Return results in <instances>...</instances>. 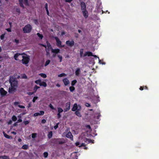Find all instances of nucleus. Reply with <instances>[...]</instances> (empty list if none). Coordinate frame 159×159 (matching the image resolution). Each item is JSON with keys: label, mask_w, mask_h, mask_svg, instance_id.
Masks as SVG:
<instances>
[{"label": "nucleus", "mask_w": 159, "mask_h": 159, "mask_svg": "<svg viewBox=\"0 0 159 159\" xmlns=\"http://www.w3.org/2000/svg\"><path fill=\"white\" fill-rule=\"evenodd\" d=\"M9 82L11 87L9 88L8 92L10 93H14L16 91L18 87V82L15 78L11 77L9 79Z\"/></svg>", "instance_id": "f257e3e1"}, {"label": "nucleus", "mask_w": 159, "mask_h": 159, "mask_svg": "<svg viewBox=\"0 0 159 159\" xmlns=\"http://www.w3.org/2000/svg\"><path fill=\"white\" fill-rule=\"evenodd\" d=\"M20 55H22L21 57V58H22V59L21 60L22 63L23 64H25L26 66H27V64L29 63L30 60V58L29 56L26 54H24V53L20 54L17 53L15 54L14 57V58L16 61H18L19 60L20 61V60H19V58H20Z\"/></svg>", "instance_id": "f03ea898"}, {"label": "nucleus", "mask_w": 159, "mask_h": 159, "mask_svg": "<svg viewBox=\"0 0 159 159\" xmlns=\"http://www.w3.org/2000/svg\"><path fill=\"white\" fill-rule=\"evenodd\" d=\"M80 55L81 57H85L86 56H92L94 57H97V56L95 55H93L92 53L90 52H86L83 55V49H81L80 51Z\"/></svg>", "instance_id": "7ed1b4c3"}, {"label": "nucleus", "mask_w": 159, "mask_h": 159, "mask_svg": "<svg viewBox=\"0 0 159 159\" xmlns=\"http://www.w3.org/2000/svg\"><path fill=\"white\" fill-rule=\"evenodd\" d=\"M32 29L31 26L30 24H28L25 25L23 28V30L24 33H29Z\"/></svg>", "instance_id": "20e7f679"}, {"label": "nucleus", "mask_w": 159, "mask_h": 159, "mask_svg": "<svg viewBox=\"0 0 159 159\" xmlns=\"http://www.w3.org/2000/svg\"><path fill=\"white\" fill-rule=\"evenodd\" d=\"M19 1L20 6L22 7H24L23 4L26 6L28 5V0H19Z\"/></svg>", "instance_id": "39448f33"}, {"label": "nucleus", "mask_w": 159, "mask_h": 159, "mask_svg": "<svg viewBox=\"0 0 159 159\" xmlns=\"http://www.w3.org/2000/svg\"><path fill=\"white\" fill-rule=\"evenodd\" d=\"M81 109V107L79 105H77L76 103L74 104L73 107L72 108V111H80Z\"/></svg>", "instance_id": "423d86ee"}, {"label": "nucleus", "mask_w": 159, "mask_h": 159, "mask_svg": "<svg viewBox=\"0 0 159 159\" xmlns=\"http://www.w3.org/2000/svg\"><path fill=\"white\" fill-rule=\"evenodd\" d=\"M55 39L57 42V46L59 47H64V45L62 46L61 45V42L60 40L57 37H55Z\"/></svg>", "instance_id": "0eeeda50"}, {"label": "nucleus", "mask_w": 159, "mask_h": 159, "mask_svg": "<svg viewBox=\"0 0 159 159\" xmlns=\"http://www.w3.org/2000/svg\"><path fill=\"white\" fill-rule=\"evenodd\" d=\"M66 44L68 46L72 47L74 44V42L73 40H68L66 42Z\"/></svg>", "instance_id": "6e6552de"}, {"label": "nucleus", "mask_w": 159, "mask_h": 159, "mask_svg": "<svg viewBox=\"0 0 159 159\" xmlns=\"http://www.w3.org/2000/svg\"><path fill=\"white\" fill-rule=\"evenodd\" d=\"M70 102H67L66 104V108L64 109V111L65 112L69 111L70 108Z\"/></svg>", "instance_id": "1a4fd4ad"}, {"label": "nucleus", "mask_w": 159, "mask_h": 159, "mask_svg": "<svg viewBox=\"0 0 159 159\" xmlns=\"http://www.w3.org/2000/svg\"><path fill=\"white\" fill-rule=\"evenodd\" d=\"M80 6L81 7V10L82 11L85 10L86 9V5L84 2H82L80 3Z\"/></svg>", "instance_id": "9d476101"}, {"label": "nucleus", "mask_w": 159, "mask_h": 159, "mask_svg": "<svg viewBox=\"0 0 159 159\" xmlns=\"http://www.w3.org/2000/svg\"><path fill=\"white\" fill-rule=\"evenodd\" d=\"M0 93L2 96H4L7 94V92L3 88H2L0 89Z\"/></svg>", "instance_id": "9b49d317"}, {"label": "nucleus", "mask_w": 159, "mask_h": 159, "mask_svg": "<svg viewBox=\"0 0 159 159\" xmlns=\"http://www.w3.org/2000/svg\"><path fill=\"white\" fill-rule=\"evenodd\" d=\"M66 136L68 138H70L71 140H73V136L71 132H69L66 134Z\"/></svg>", "instance_id": "f8f14e48"}, {"label": "nucleus", "mask_w": 159, "mask_h": 159, "mask_svg": "<svg viewBox=\"0 0 159 159\" xmlns=\"http://www.w3.org/2000/svg\"><path fill=\"white\" fill-rule=\"evenodd\" d=\"M62 81L65 86L67 85L70 83L69 80L67 78L63 79Z\"/></svg>", "instance_id": "ddd939ff"}, {"label": "nucleus", "mask_w": 159, "mask_h": 159, "mask_svg": "<svg viewBox=\"0 0 159 159\" xmlns=\"http://www.w3.org/2000/svg\"><path fill=\"white\" fill-rule=\"evenodd\" d=\"M84 16L85 18H87L88 16V13L86 10L82 11Z\"/></svg>", "instance_id": "4468645a"}, {"label": "nucleus", "mask_w": 159, "mask_h": 159, "mask_svg": "<svg viewBox=\"0 0 159 159\" xmlns=\"http://www.w3.org/2000/svg\"><path fill=\"white\" fill-rule=\"evenodd\" d=\"M60 49H59L52 48V52L56 54H57L60 52Z\"/></svg>", "instance_id": "2eb2a0df"}, {"label": "nucleus", "mask_w": 159, "mask_h": 159, "mask_svg": "<svg viewBox=\"0 0 159 159\" xmlns=\"http://www.w3.org/2000/svg\"><path fill=\"white\" fill-rule=\"evenodd\" d=\"M80 70L79 68H77L75 71V75L77 76H79L80 73Z\"/></svg>", "instance_id": "dca6fc26"}, {"label": "nucleus", "mask_w": 159, "mask_h": 159, "mask_svg": "<svg viewBox=\"0 0 159 159\" xmlns=\"http://www.w3.org/2000/svg\"><path fill=\"white\" fill-rule=\"evenodd\" d=\"M3 135L4 136V137L8 139H12V137L11 136H9L6 134L4 132H3Z\"/></svg>", "instance_id": "f3484780"}, {"label": "nucleus", "mask_w": 159, "mask_h": 159, "mask_svg": "<svg viewBox=\"0 0 159 159\" xmlns=\"http://www.w3.org/2000/svg\"><path fill=\"white\" fill-rule=\"evenodd\" d=\"M47 86V84L46 83V82H43V81H42L41 82V84L40 85V86H43L44 87H46Z\"/></svg>", "instance_id": "a211bd4d"}, {"label": "nucleus", "mask_w": 159, "mask_h": 159, "mask_svg": "<svg viewBox=\"0 0 159 159\" xmlns=\"http://www.w3.org/2000/svg\"><path fill=\"white\" fill-rule=\"evenodd\" d=\"M2 159H10L9 156H1V158Z\"/></svg>", "instance_id": "6ab92c4d"}, {"label": "nucleus", "mask_w": 159, "mask_h": 159, "mask_svg": "<svg viewBox=\"0 0 159 159\" xmlns=\"http://www.w3.org/2000/svg\"><path fill=\"white\" fill-rule=\"evenodd\" d=\"M52 131L49 132L48 134V138L50 139L52 137Z\"/></svg>", "instance_id": "aec40b11"}, {"label": "nucleus", "mask_w": 159, "mask_h": 159, "mask_svg": "<svg viewBox=\"0 0 159 159\" xmlns=\"http://www.w3.org/2000/svg\"><path fill=\"white\" fill-rule=\"evenodd\" d=\"M41 79H39L35 81V83L36 84H39L40 86L41 84Z\"/></svg>", "instance_id": "412c9836"}, {"label": "nucleus", "mask_w": 159, "mask_h": 159, "mask_svg": "<svg viewBox=\"0 0 159 159\" xmlns=\"http://www.w3.org/2000/svg\"><path fill=\"white\" fill-rule=\"evenodd\" d=\"M21 117L22 116H21V114H20V115L18 116V121L19 122H21L22 121V120L21 119Z\"/></svg>", "instance_id": "4be33fe9"}, {"label": "nucleus", "mask_w": 159, "mask_h": 159, "mask_svg": "<svg viewBox=\"0 0 159 159\" xmlns=\"http://www.w3.org/2000/svg\"><path fill=\"white\" fill-rule=\"evenodd\" d=\"M39 75L41 76L42 77L44 78H45L47 77L46 75L45 74L43 73H40L39 74Z\"/></svg>", "instance_id": "5701e85b"}, {"label": "nucleus", "mask_w": 159, "mask_h": 159, "mask_svg": "<svg viewBox=\"0 0 159 159\" xmlns=\"http://www.w3.org/2000/svg\"><path fill=\"white\" fill-rule=\"evenodd\" d=\"M79 111H76L75 112V114L78 116L80 117L81 116V115L79 112Z\"/></svg>", "instance_id": "b1692460"}, {"label": "nucleus", "mask_w": 159, "mask_h": 159, "mask_svg": "<svg viewBox=\"0 0 159 159\" xmlns=\"http://www.w3.org/2000/svg\"><path fill=\"white\" fill-rule=\"evenodd\" d=\"M58 112L59 113H61L63 111V110L61 108L58 107Z\"/></svg>", "instance_id": "393cba45"}, {"label": "nucleus", "mask_w": 159, "mask_h": 159, "mask_svg": "<svg viewBox=\"0 0 159 159\" xmlns=\"http://www.w3.org/2000/svg\"><path fill=\"white\" fill-rule=\"evenodd\" d=\"M66 76V75L65 73H61V74L58 75V76L59 77H63V76Z\"/></svg>", "instance_id": "a878e982"}, {"label": "nucleus", "mask_w": 159, "mask_h": 159, "mask_svg": "<svg viewBox=\"0 0 159 159\" xmlns=\"http://www.w3.org/2000/svg\"><path fill=\"white\" fill-rule=\"evenodd\" d=\"M69 89L70 92H73L75 89V87L73 86L70 87H69Z\"/></svg>", "instance_id": "bb28decb"}, {"label": "nucleus", "mask_w": 159, "mask_h": 159, "mask_svg": "<svg viewBox=\"0 0 159 159\" xmlns=\"http://www.w3.org/2000/svg\"><path fill=\"white\" fill-rule=\"evenodd\" d=\"M50 62V60H47L46 61V62L44 64V66H47V65H48L49 64Z\"/></svg>", "instance_id": "cd10ccee"}, {"label": "nucleus", "mask_w": 159, "mask_h": 159, "mask_svg": "<svg viewBox=\"0 0 159 159\" xmlns=\"http://www.w3.org/2000/svg\"><path fill=\"white\" fill-rule=\"evenodd\" d=\"M76 82L77 81L76 80H74L72 81L71 84L72 86H74L75 85Z\"/></svg>", "instance_id": "c85d7f7f"}, {"label": "nucleus", "mask_w": 159, "mask_h": 159, "mask_svg": "<svg viewBox=\"0 0 159 159\" xmlns=\"http://www.w3.org/2000/svg\"><path fill=\"white\" fill-rule=\"evenodd\" d=\"M85 141L86 142H88V143L92 142L93 143L92 140L89 139H86Z\"/></svg>", "instance_id": "c756f323"}, {"label": "nucleus", "mask_w": 159, "mask_h": 159, "mask_svg": "<svg viewBox=\"0 0 159 159\" xmlns=\"http://www.w3.org/2000/svg\"><path fill=\"white\" fill-rule=\"evenodd\" d=\"M12 119L13 121H15L16 120L17 118L15 116H12Z\"/></svg>", "instance_id": "7c9ffc66"}, {"label": "nucleus", "mask_w": 159, "mask_h": 159, "mask_svg": "<svg viewBox=\"0 0 159 159\" xmlns=\"http://www.w3.org/2000/svg\"><path fill=\"white\" fill-rule=\"evenodd\" d=\"M39 87L37 86L36 85H35L34 88V92H36L37 89H39Z\"/></svg>", "instance_id": "2f4dec72"}, {"label": "nucleus", "mask_w": 159, "mask_h": 159, "mask_svg": "<svg viewBox=\"0 0 159 159\" xmlns=\"http://www.w3.org/2000/svg\"><path fill=\"white\" fill-rule=\"evenodd\" d=\"M47 46L48 48H51L52 47L50 44L47 41Z\"/></svg>", "instance_id": "473e14b6"}, {"label": "nucleus", "mask_w": 159, "mask_h": 159, "mask_svg": "<svg viewBox=\"0 0 159 159\" xmlns=\"http://www.w3.org/2000/svg\"><path fill=\"white\" fill-rule=\"evenodd\" d=\"M57 56L60 59V62H61L62 61V57L59 55H57Z\"/></svg>", "instance_id": "72a5a7b5"}, {"label": "nucleus", "mask_w": 159, "mask_h": 159, "mask_svg": "<svg viewBox=\"0 0 159 159\" xmlns=\"http://www.w3.org/2000/svg\"><path fill=\"white\" fill-rule=\"evenodd\" d=\"M22 148L23 149H26L28 148V146L26 145H25L22 146Z\"/></svg>", "instance_id": "f704fd0d"}, {"label": "nucleus", "mask_w": 159, "mask_h": 159, "mask_svg": "<svg viewBox=\"0 0 159 159\" xmlns=\"http://www.w3.org/2000/svg\"><path fill=\"white\" fill-rule=\"evenodd\" d=\"M41 45L43 46V47H45V48L46 52H49V49L50 48H47V47L46 46V45H43V44H41Z\"/></svg>", "instance_id": "c9c22d12"}, {"label": "nucleus", "mask_w": 159, "mask_h": 159, "mask_svg": "<svg viewBox=\"0 0 159 159\" xmlns=\"http://www.w3.org/2000/svg\"><path fill=\"white\" fill-rule=\"evenodd\" d=\"M37 35L38 37H39V38H40L41 39H42L43 38V35L42 34H40L39 33H38L37 34Z\"/></svg>", "instance_id": "e433bc0d"}, {"label": "nucleus", "mask_w": 159, "mask_h": 159, "mask_svg": "<svg viewBox=\"0 0 159 159\" xmlns=\"http://www.w3.org/2000/svg\"><path fill=\"white\" fill-rule=\"evenodd\" d=\"M21 78L23 79H26L27 77L25 74H23L21 75Z\"/></svg>", "instance_id": "4c0bfd02"}, {"label": "nucleus", "mask_w": 159, "mask_h": 159, "mask_svg": "<svg viewBox=\"0 0 159 159\" xmlns=\"http://www.w3.org/2000/svg\"><path fill=\"white\" fill-rule=\"evenodd\" d=\"M44 111H40L39 114V116H42L44 114Z\"/></svg>", "instance_id": "58836bf2"}, {"label": "nucleus", "mask_w": 159, "mask_h": 159, "mask_svg": "<svg viewBox=\"0 0 159 159\" xmlns=\"http://www.w3.org/2000/svg\"><path fill=\"white\" fill-rule=\"evenodd\" d=\"M6 34L5 33H4L2 35H1L0 36V39L2 40H3L4 37V36Z\"/></svg>", "instance_id": "ea45409f"}, {"label": "nucleus", "mask_w": 159, "mask_h": 159, "mask_svg": "<svg viewBox=\"0 0 159 159\" xmlns=\"http://www.w3.org/2000/svg\"><path fill=\"white\" fill-rule=\"evenodd\" d=\"M38 97L37 96L34 97L32 100V101L33 102H34L36 101V100H37L38 99Z\"/></svg>", "instance_id": "a19ab883"}, {"label": "nucleus", "mask_w": 159, "mask_h": 159, "mask_svg": "<svg viewBox=\"0 0 159 159\" xmlns=\"http://www.w3.org/2000/svg\"><path fill=\"white\" fill-rule=\"evenodd\" d=\"M49 107L52 109L55 110V109L53 107V106L51 104H50L49 106Z\"/></svg>", "instance_id": "79ce46f5"}, {"label": "nucleus", "mask_w": 159, "mask_h": 159, "mask_svg": "<svg viewBox=\"0 0 159 159\" xmlns=\"http://www.w3.org/2000/svg\"><path fill=\"white\" fill-rule=\"evenodd\" d=\"M36 133H33L32 134V137L33 138H34L36 137Z\"/></svg>", "instance_id": "37998d69"}, {"label": "nucleus", "mask_w": 159, "mask_h": 159, "mask_svg": "<svg viewBox=\"0 0 159 159\" xmlns=\"http://www.w3.org/2000/svg\"><path fill=\"white\" fill-rule=\"evenodd\" d=\"M43 155L44 157L46 158L48 157V153L47 152H45L43 153Z\"/></svg>", "instance_id": "c03bdc74"}, {"label": "nucleus", "mask_w": 159, "mask_h": 159, "mask_svg": "<svg viewBox=\"0 0 159 159\" xmlns=\"http://www.w3.org/2000/svg\"><path fill=\"white\" fill-rule=\"evenodd\" d=\"M39 116V113H35L34 114V116Z\"/></svg>", "instance_id": "a18cd8bd"}, {"label": "nucleus", "mask_w": 159, "mask_h": 159, "mask_svg": "<svg viewBox=\"0 0 159 159\" xmlns=\"http://www.w3.org/2000/svg\"><path fill=\"white\" fill-rule=\"evenodd\" d=\"M29 121L28 120L24 121V123L25 125L28 124L29 123Z\"/></svg>", "instance_id": "49530a36"}, {"label": "nucleus", "mask_w": 159, "mask_h": 159, "mask_svg": "<svg viewBox=\"0 0 159 159\" xmlns=\"http://www.w3.org/2000/svg\"><path fill=\"white\" fill-rule=\"evenodd\" d=\"M18 106L20 108H23V109L25 108V107L24 106H22V105H18Z\"/></svg>", "instance_id": "de8ad7c7"}, {"label": "nucleus", "mask_w": 159, "mask_h": 159, "mask_svg": "<svg viewBox=\"0 0 159 159\" xmlns=\"http://www.w3.org/2000/svg\"><path fill=\"white\" fill-rule=\"evenodd\" d=\"M75 145L76 146H79L80 145V143L79 142H77L75 143Z\"/></svg>", "instance_id": "09e8293b"}, {"label": "nucleus", "mask_w": 159, "mask_h": 159, "mask_svg": "<svg viewBox=\"0 0 159 159\" xmlns=\"http://www.w3.org/2000/svg\"><path fill=\"white\" fill-rule=\"evenodd\" d=\"M85 146V144L84 143H82L80 144V145L79 146V147H81L82 146Z\"/></svg>", "instance_id": "8fccbe9b"}, {"label": "nucleus", "mask_w": 159, "mask_h": 159, "mask_svg": "<svg viewBox=\"0 0 159 159\" xmlns=\"http://www.w3.org/2000/svg\"><path fill=\"white\" fill-rule=\"evenodd\" d=\"M58 123L56 125L54 126V128L55 129H56L58 128Z\"/></svg>", "instance_id": "3c124183"}, {"label": "nucleus", "mask_w": 159, "mask_h": 159, "mask_svg": "<svg viewBox=\"0 0 159 159\" xmlns=\"http://www.w3.org/2000/svg\"><path fill=\"white\" fill-rule=\"evenodd\" d=\"M60 113H58L57 114V118L58 119H59L60 118V117H61V115H60Z\"/></svg>", "instance_id": "603ef678"}, {"label": "nucleus", "mask_w": 159, "mask_h": 159, "mask_svg": "<svg viewBox=\"0 0 159 159\" xmlns=\"http://www.w3.org/2000/svg\"><path fill=\"white\" fill-rule=\"evenodd\" d=\"M6 30L8 32H11V30L10 28L7 29Z\"/></svg>", "instance_id": "864d4df0"}, {"label": "nucleus", "mask_w": 159, "mask_h": 159, "mask_svg": "<svg viewBox=\"0 0 159 159\" xmlns=\"http://www.w3.org/2000/svg\"><path fill=\"white\" fill-rule=\"evenodd\" d=\"M46 122V120L45 119H43L42 120V123H45Z\"/></svg>", "instance_id": "5fc2aeb1"}, {"label": "nucleus", "mask_w": 159, "mask_h": 159, "mask_svg": "<svg viewBox=\"0 0 159 159\" xmlns=\"http://www.w3.org/2000/svg\"><path fill=\"white\" fill-rule=\"evenodd\" d=\"M34 23L36 24H37L38 23V21H37V20H36V19H34Z\"/></svg>", "instance_id": "6e6d98bb"}, {"label": "nucleus", "mask_w": 159, "mask_h": 159, "mask_svg": "<svg viewBox=\"0 0 159 159\" xmlns=\"http://www.w3.org/2000/svg\"><path fill=\"white\" fill-rule=\"evenodd\" d=\"M15 42H16V43L17 44L18 43H19V41L18 40H17L16 39H15Z\"/></svg>", "instance_id": "4d7b16f0"}, {"label": "nucleus", "mask_w": 159, "mask_h": 159, "mask_svg": "<svg viewBox=\"0 0 159 159\" xmlns=\"http://www.w3.org/2000/svg\"><path fill=\"white\" fill-rule=\"evenodd\" d=\"M14 105H15L16 106V105H18L19 104V102H14Z\"/></svg>", "instance_id": "13d9d810"}, {"label": "nucleus", "mask_w": 159, "mask_h": 159, "mask_svg": "<svg viewBox=\"0 0 159 159\" xmlns=\"http://www.w3.org/2000/svg\"><path fill=\"white\" fill-rule=\"evenodd\" d=\"M45 8L46 10H47V9H48V4L47 3H46L45 4Z\"/></svg>", "instance_id": "bf43d9fd"}, {"label": "nucleus", "mask_w": 159, "mask_h": 159, "mask_svg": "<svg viewBox=\"0 0 159 159\" xmlns=\"http://www.w3.org/2000/svg\"><path fill=\"white\" fill-rule=\"evenodd\" d=\"M85 106L86 107H90V104L89 103H86V104H85Z\"/></svg>", "instance_id": "052dcab7"}, {"label": "nucleus", "mask_w": 159, "mask_h": 159, "mask_svg": "<svg viewBox=\"0 0 159 159\" xmlns=\"http://www.w3.org/2000/svg\"><path fill=\"white\" fill-rule=\"evenodd\" d=\"M33 93V92H28L27 93V94L29 95H32Z\"/></svg>", "instance_id": "680f3d73"}, {"label": "nucleus", "mask_w": 159, "mask_h": 159, "mask_svg": "<svg viewBox=\"0 0 159 159\" xmlns=\"http://www.w3.org/2000/svg\"><path fill=\"white\" fill-rule=\"evenodd\" d=\"M31 106V103L30 102L28 104V105L27 106L28 108H29Z\"/></svg>", "instance_id": "e2e57ef3"}, {"label": "nucleus", "mask_w": 159, "mask_h": 159, "mask_svg": "<svg viewBox=\"0 0 159 159\" xmlns=\"http://www.w3.org/2000/svg\"><path fill=\"white\" fill-rule=\"evenodd\" d=\"M72 0H66V2H70Z\"/></svg>", "instance_id": "0e129e2a"}, {"label": "nucleus", "mask_w": 159, "mask_h": 159, "mask_svg": "<svg viewBox=\"0 0 159 159\" xmlns=\"http://www.w3.org/2000/svg\"><path fill=\"white\" fill-rule=\"evenodd\" d=\"M11 133L14 135H15L16 134V132L14 131H12L11 132Z\"/></svg>", "instance_id": "69168bd1"}, {"label": "nucleus", "mask_w": 159, "mask_h": 159, "mask_svg": "<svg viewBox=\"0 0 159 159\" xmlns=\"http://www.w3.org/2000/svg\"><path fill=\"white\" fill-rule=\"evenodd\" d=\"M86 127L87 128L90 129L91 128L90 126L89 125H87L86 126Z\"/></svg>", "instance_id": "338daca9"}, {"label": "nucleus", "mask_w": 159, "mask_h": 159, "mask_svg": "<svg viewBox=\"0 0 159 159\" xmlns=\"http://www.w3.org/2000/svg\"><path fill=\"white\" fill-rule=\"evenodd\" d=\"M46 55L47 56H49V55H50L49 52H46Z\"/></svg>", "instance_id": "774afa93"}]
</instances>
